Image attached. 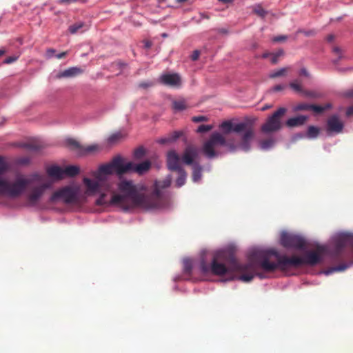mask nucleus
I'll return each instance as SVG.
<instances>
[{"label": "nucleus", "mask_w": 353, "mask_h": 353, "mask_svg": "<svg viewBox=\"0 0 353 353\" xmlns=\"http://www.w3.org/2000/svg\"><path fill=\"white\" fill-rule=\"evenodd\" d=\"M152 45V42H151V41H148V40H147V41H144V46H145V48H151Z\"/></svg>", "instance_id": "60"}, {"label": "nucleus", "mask_w": 353, "mask_h": 353, "mask_svg": "<svg viewBox=\"0 0 353 353\" xmlns=\"http://www.w3.org/2000/svg\"><path fill=\"white\" fill-rule=\"evenodd\" d=\"M171 184V178L163 181H156L154 183L152 190L147 192L148 206L149 209L163 207L166 204L168 200V194L165 189Z\"/></svg>", "instance_id": "7"}, {"label": "nucleus", "mask_w": 353, "mask_h": 353, "mask_svg": "<svg viewBox=\"0 0 353 353\" xmlns=\"http://www.w3.org/2000/svg\"><path fill=\"white\" fill-rule=\"evenodd\" d=\"M299 32L303 33L305 36H307V37L314 36L316 33L315 31L313 30H311L309 31L300 30Z\"/></svg>", "instance_id": "53"}, {"label": "nucleus", "mask_w": 353, "mask_h": 353, "mask_svg": "<svg viewBox=\"0 0 353 353\" xmlns=\"http://www.w3.org/2000/svg\"><path fill=\"white\" fill-rule=\"evenodd\" d=\"M182 135V132L174 131L170 134L167 137L162 138L158 141L159 143L165 144L173 142L179 139Z\"/></svg>", "instance_id": "23"}, {"label": "nucleus", "mask_w": 353, "mask_h": 353, "mask_svg": "<svg viewBox=\"0 0 353 353\" xmlns=\"http://www.w3.org/2000/svg\"><path fill=\"white\" fill-rule=\"evenodd\" d=\"M288 68H281L276 71H274L271 72L269 75L270 78L271 79H275L281 76L285 75V73L287 72Z\"/></svg>", "instance_id": "34"}, {"label": "nucleus", "mask_w": 353, "mask_h": 353, "mask_svg": "<svg viewBox=\"0 0 353 353\" xmlns=\"http://www.w3.org/2000/svg\"><path fill=\"white\" fill-rule=\"evenodd\" d=\"M327 131L340 133L343 128V122L336 115L330 117L327 121Z\"/></svg>", "instance_id": "19"}, {"label": "nucleus", "mask_w": 353, "mask_h": 353, "mask_svg": "<svg viewBox=\"0 0 353 353\" xmlns=\"http://www.w3.org/2000/svg\"><path fill=\"white\" fill-rule=\"evenodd\" d=\"M67 54H68V52H63L61 53L56 54V57L58 59H61L65 58V56L67 55Z\"/></svg>", "instance_id": "56"}, {"label": "nucleus", "mask_w": 353, "mask_h": 353, "mask_svg": "<svg viewBox=\"0 0 353 353\" xmlns=\"http://www.w3.org/2000/svg\"><path fill=\"white\" fill-rule=\"evenodd\" d=\"M307 120V117L304 115H299L297 117L288 119L285 125L288 128H295L303 125Z\"/></svg>", "instance_id": "21"}, {"label": "nucleus", "mask_w": 353, "mask_h": 353, "mask_svg": "<svg viewBox=\"0 0 353 353\" xmlns=\"http://www.w3.org/2000/svg\"><path fill=\"white\" fill-rule=\"evenodd\" d=\"M176 172H178L179 176L176 180L175 185L177 188H181L185 183L187 172L184 169L179 170V171Z\"/></svg>", "instance_id": "27"}, {"label": "nucleus", "mask_w": 353, "mask_h": 353, "mask_svg": "<svg viewBox=\"0 0 353 353\" xmlns=\"http://www.w3.org/2000/svg\"><path fill=\"white\" fill-rule=\"evenodd\" d=\"M300 74L301 75H303V76H305V77H307L309 75L307 70L305 68H302L301 70H300Z\"/></svg>", "instance_id": "59"}, {"label": "nucleus", "mask_w": 353, "mask_h": 353, "mask_svg": "<svg viewBox=\"0 0 353 353\" xmlns=\"http://www.w3.org/2000/svg\"><path fill=\"white\" fill-rule=\"evenodd\" d=\"M55 52H56V50L54 49H53V48H48V49H47V50H46V57L48 59L52 58L54 56Z\"/></svg>", "instance_id": "50"}, {"label": "nucleus", "mask_w": 353, "mask_h": 353, "mask_svg": "<svg viewBox=\"0 0 353 353\" xmlns=\"http://www.w3.org/2000/svg\"><path fill=\"white\" fill-rule=\"evenodd\" d=\"M124 164H130L129 168L126 170L128 172H137L139 174H143L148 172L151 168V163L149 161H145L141 163H134L132 161L124 163Z\"/></svg>", "instance_id": "17"}, {"label": "nucleus", "mask_w": 353, "mask_h": 353, "mask_svg": "<svg viewBox=\"0 0 353 353\" xmlns=\"http://www.w3.org/2000/svg\"><path fill=\"white\" fill-rule=\"evenodd\" d=\"M118 188L121 192V194L119 195L122 196L123 199L119 203H110V205L124 207L126 199H130L131 206L149 209L147 205V194L141 192V191L145 190L143 185H137L132 181L123 180L118 184ZM113 193H111V195H117Z\"/></svg>", "instance_id": "6"}, {"label": "nucleus", "mask_w": 353, "mask_h": 353, "mask_svg": "<svg viewBox=\"0 0 353 353\" xmlns=\"http://www.w3.org/2000/svg\"><path fill=\"white\" fill-rule=\"evenodd\" d=\"M94 179L83 178V183L85 187L84 195L82 196L83 200L86 196L99 195L96 201L97 205H110V203H119L123 199L122 196L111 195L108 196L109 193L114 191V187L111 183H108L103 179L98 178L94 174Z\"/></svg>", "instance_id": "3"}, {"label": "nucleus", "mask_w": 353, "mask_h": 353, "mask_svg": "<svg viewBox=\"0 0 353 353\" xmlns=\"http://www.w3.org/2000/svg\"><path fill=\"white\" fill-rule=\"evenodd\" d=\"M333 52L339 55V58L334 61V63L336 64L342 57L341 49L339 47L336 46L333 48Z\"/></svg>", "instance_id": "44"}, {"label": "nucleus", "mask_w": 353, "mask_h": 353, "mask_svg": "<svg viewBox=\"0 0 353 353\" xmlns=\"http://www.w3.org/2000/svg\"><path fill=\"white\" fill-rule=\"evenodd\" d=\"M261 261V268L266 272H273L276 269L286 270L290 268L302 266V258L296 255L288 256L280 254L276 250H259L254 253Z\"/></svg>", "instance_id": "2"}, {"label": "nucleus", "mask_w": 353, "mask_h": 353, "mask_svg": "<svg viewBox=\"0 0 353 353\" xmlns=\"http://www.w3.org/2000/svg\"><path fill=\"white\" fill-rule=\"evenodd\" d=\"M287 112V108L281 107L269 116L261 125V131L264 134L276 132L283 128L282 118Z\"/></svg>", "instance_id": "9"}, {"label": "nucleus", "mask_w": 353, "mask_h": 353, "mask_svg": "<svg viewBox=\"0 0 353 353\" xmlns=\"http://www.w3.org/2000/svg\"><path fill=\"white\" fill-rule=\"evenodd\" d=\"M8 169V165L3 157L0 156V176ZM34 181H41L38 174H34L30 178H26L22 175H18L14 182L10 183L0 178V194L12 198L19 196L26 188Z\"/></svg>", "instance_id": "4"}, {"label": "nucleus", "mask_w": 353, "mask_h": 353, "mask_svg": "<svg viewBox=\"0 0 353 353\" xmlns=\"http://www.w3.org/2000/svg\"><path fill=\"white\" fill-rule=\"evenodd\" d=\"M226 144V140L219 132H213L209 139L206 141L202 148L203 154L209 159L214 158L217 156L216 148L218 146H222Z\"/></svg>", "instance_id": "11"}, {"label": "nucleus", "mask_w": 353, "mask_h": 353, "mask_svg": "<svg viewBox=\"0 0 353 353\" xmlns=\"http://www.w3.org/2000/svg\"><path fill=\"white\" fill-rule=\"evenodd\" d=\"M290 86L294 90L297 92L301 91V86L299 83H297L296 81L292 82L290 83Z\"/></svg>", "instance_id": "47"}, {"label": "nucleus", "mask_w": 353, "mask_h": 353, "mask_svg": "<svg viewBox=\"0 0 353 353\" xmlns=\"http://www.w3.org/2000/svg\"><path fill=\"white\" fill-rule=\"evenodd\" d=\"M217 32L221 34H228V30L226 28H219L217 30Z\"/></svg>", "instance_id": "61"}, {"label": "nucleus", "mask_w": 353, "mask_h": 353, "mask_svg": "<svg viewBox=\"0 0 353 353\" xmlns=\"http://www.w3.org/2000/svg\"><path fill=\"white\" fill-rule=\"evenodd\" d=\"M256 120V118L247 117L242 122L236 123H233L231 121L227 120L222 122L219 128L224 134H229L231 132L238 134L242 133L239 147L242 150L248 152L250 150L251 142L255 135L254 124Z\"/></svg>", "instance_id": "5"}, {"label": "nucleus", "mask_w": 353, "mask_h": 353, "mask_svg": "<svg viewBox=\"0 0 353 353\" xmlns=\"http://www.w3.org/2000/svg\"><path fill=\"white\" fill-rule=\"evenodd\" d=\"M154 85V83L152 81H143L139 83V87L141 88L146 89L148 88L152 87Z\"/></svg>", "instance_id": "45"}, {"label": "nucleus", "mask_w": 353, "mask_h": 353, "mask_svg": "<svg viewBox=\"0 0 353 353\" xmlns=\"http://www.w3.org/2000/svg\"><path fill=\"white\" fill-rule=\"evenodd\" d=\"M68 145L70 147L72 150H76L79 155H80L82 145L76 140L70 139L67 141Z\"/></svg>", "instance_id": "31"}, {"label": "nucleus", "mask_w": 353, "mask_h": 353, "mask_svg": "<svg viewBox=\"0 0 353 353\" xmlns=\"http://www.w3.org/2000/svg\"><path fill=\"white\" fill-rule=\"evenodd\" d=\"M285 88V85H276L272 88V90L274 92L281 91Z\"/></svg>", "instance_id": "54"}, {"label": "nucleus", "mask_w": 353, "mask_h": 353, "mask_svg": "<svg viewBox=\"0 0 353 353\" xmlns=\"http://www.w3.org/2000/svg\"><path fill=\"white\" fill-rule=\"evenodd\" d=\"M48 188L49 185L46 183H43L32 188L27 196L28 203L32 205L37 204L43 196L44 192Z\"/></svg>", "instance_id": "14"}, {"label": "nucleus", "mask_w": 353, "mask_h": 353, "mask_svg": "<svg viewBox=\"0 0 353 353\" xmlns=\"http://www.w3.org/2000/svg\"><path fill=\"white\" fill-rule=\"evenodd\" d=\"M284 54V51L283 50H278L274 54H271L272 58H271V62L273 64H276L278 62L279 58Z\"/></svg>", "instance_id": "40"}, {"label": "nucleus", "mask_w": 353, "mask_h": 353, "mask_svg": "<svg viewBox=\"0 0 353 353\" xmlns=\"http://www.w3.org/2000/svg\"><path fill=\"white\" fill-rule=\"evenodd\" d=\"M353 114V106L352 107H350L347 109V115H351Z\"/></svg>", "instance_id": "62"}, {"label": "nucleus", "mask_w": 353, "mask_h": 353, "mask_svg": "<svg viewBox=\"0 0 353 353\" xmlns=\"http://www.w3.org/2000/svg\"><path fill=\"white\" fill-rule=\"evenodd\" d=\"M199 54H200V52L199 50H194L192 54L191 55L192 60H193V61L197 60L199 59Z\"/></svg>", "instance_id": "52"}, {"label": "nucleus", "mask_w": 353, "mask_h": 353, "mask_svg": "<svg viewBox=\"0 0 353 353\" xmlns=\"http://www.w3.org/2000/svg\"><path fill=\"white\" fill-rule=\"evenodd\" d=\"M270 55H271V54L268 53V52L264 53V54H262V58H263V59H266V58H268Z\"/></svg>", "instance_id": "64"}, {"label": "nucleus", "mask_w": 353, "mask_h": 353, "mask_svg": "<svg viewBox=\"0 0 353 353\" xmlns=\"http://www.w3.org/2000/svg\"><path fill=\"white\" fill-rule=\"evenodd\" d=\"M199 156L198 148L193 145H188L185 148L184 152L182 155L183 162L188 165H193L194 160Z\"/></svg>", "instance_id": "16"}, {"label": "nucleus", "mask_w": 353, "mask_h": 353, "mask_svg": "<svg viewBox=\"0 0 353 353\" xmlns=\"http://www.w3.org/2000/svg\"><path fill=\"white\" fill-rule=\"evenodd\" d=\"M167 167L170 171H179L183 169L180 165V157L175 150H170L167 154Z\"/></svg>", "instance_id": "15"}, {"label": "nucleus", "mask_w": 353, "mask_h": 353, "mask_svg": "<svg viewBox=\"0 0 353 353\" xmlns=\"http://www.w3.org/2000/svg\"><path fill=\"white\" fill-rule=\"evenodd\" d=\"M352 264V262L350 263H343L339 265H336L334 268H332V271L334 272H341L344 271L346 269H347Z\"/></svg>", "instance_id": "38"}, {"label": "nucleus", "mask_w": 353, "mask_h": 353, "mask_svg": "<svg viewBox=\"0 0 353 353\" xmlns=\"http://www.w3.org/2000/svg\"><path fill=\"white\" fill-rule=\"evenodd\" d=\"M334 39H335V36L334 34H329L327 36L326 41L327 42L330 43V42H332L334 40Z\"/></svg>", "instance_id": "57"}, {"label": "nucleus", "mask_w": 353, "mask_h": 353, "mask_svg": "<svg viewBox=\"0 0 353 353\" xmlns=\"http://www.w3.org/2000/svg\"><path fill=\"white\" fill-rule=\"evenodd\" d=\"M254 251L249 257V261L245 263H241L233 251L221 250L215 252L210 263H208L203 256L201 257L199 269L203 274L212 273L216 276H223L229 271L240 274L239 279L243 282H250L255 276L263 279L261 273L256 272V265L254 261H256L261 266V261L258 259Z\"/></svg>", "instance_id": "1"}, {"label": "nucleus", "mask_w": 353, "mask_h": 353, "mask_svg": "<svg viewBox=\"0 0 353 353\" xmlns=\"http://www.w3.org/2000/svg\"><path fill=\"white\" fill-rule=\"evenodd\" d=\"M172 108L176 111H183L187 109L188 105L184 99H179L172 102Z\"/></svg>", "instance_id": "29"}, {"label": "nucleus", "mask_w": 353, "mask_h": 353, "mask_svg": "<svg viewBox=\"0 0 353 353\" xmlns=\"http://www.w3.org/2000/svg\"><path fill=\"white\" fill-rule=\"evenodd\" d=\"M130 164H124L121 157H115L110 163L101 165L94 174L99 179H103L108 183H111L114 187V183L110 181V176L113 172L121 175L126 174V170L129 168Z\"/></svg>", "instance_id": "8"}, {"label": "nucleus", "mask_w": 353, "mask_h": 353, "mask_svg": "<svg viewBox=\"0 0 353 353\" xmlns=\"http://www.w3.org/2000/svg\"><path fill=\"white\" fill-rule=\"evenodd\" d=\"M17 59V57H14V56L8 57L3 61V63L6 64H10V63L14 62Z\"/></svg>", "instance_id": "49"}, {"label": "nucleus", "mask_w": 353, "mask_h": 353, "mask_svg": "<svg viewBox=\"0 0 353 353\" xmlns=\"http://www.w3.org/2000/svg\"><path fill=\"white\" fill-rule=\"evenodd\" d=\"M192 120L193 122L199 123L202 121H207L208 118L205 116H197L192 117Z\"/></svg>", "instance_id": "46"}, {"label": "nucleus", "mask_w": 353, "mask_h": 353, "mask_svg": "<svg viewBox=\"0 0 353 353\" xmlns=\"http://www.w3.org/2000/svg\"><path fill=\"white\" fill-rule=\"evenodd\" d=\"M330 107H331V105L330 103H327L324 106L311 104L310 110H312L314 112L319 114V113H322L323 112H324L325 110L330 108Z\"/></svg>", "instance_id": "33"}, {"label": "nucleus", "mask_w": 353, "mask_h": 353, "mask_svg": "<svg viewBox=\"0 0 353 353\" xmlns=\"http://www.w3.org/2000/svg\"><path fill=\"white\" fill-rule=\"evenodd\" d=\"M192 270V263L190 259H185L183 261V270L185 274H191Z\"/></svg>", "instance_id": "36"}, {"label": "nucleus", "mask_w": 353, "mask_h": 353, "mask_svg": "<svg viewBox=\"0 0 353 353\" xmlns=\"http://www.w3.org/2000/svg\"><path fill=\"white\" fill-rule=\"evenodd\" d=\"M145 154V150L143 147L136 149L134 152V156L136 159H141Z\"/></svg>", "instance_id": "43"}, {"label": "nucleus", "mask_w": 353, "mask_h": 353, "mask_svg": "<svg viewBox=\"0 0 353 353\" xmlns=\"http://www.w3.org/2000/svg\"><path fill=\"white\" fill-rule=\"evenodd\" d=\"M29 162H30V159L28 157H23L19 160V163L21 164H23V165L28 164V163H29Z\"/></svg>", "instance_id": "55"}, {"label": "nucleus", "mask_w": 353, "mask_h": 353, "mask_svg": "<svg viewBox=\"0 0 353 353\" xmlns=\"http://www.w3.org/2000/svg\"><path fill=\"white\" fill-rule=\"evenodd\" d=\"M101 150V147L98 144H92L88 146L82 145L81 151L80 155H87L90 154H93L97 152H99Z\"/></svg>", "instance_id": "24"}, {"label": "nucleus", "mask_w": 353, "mask_h": 353, "mask_svg": "<svg viewBox=\"0 0 353 353\" xmlns=\"http://www.w3.org/2000/svg\"><path fill=\"white\" fill-rule=\"evenodd\" d=\"M287 38H288L287 36L281 35V36L275 37L273 39V41H275V42H281V41H285L287 39Z\"/></svg>", "instance_id": "51"}, {"label": "nucleus", "mask_w": 353, "mask_h": 353, "mask_svg": "<svg viewBox=\"0 0 353 353\" xmlns=\"http://www.w3.org/2000/svg\"><path fill=\"white\" fill-rule=\"evenodd\" d=\"M310 108H311V104L306 103H301L297 104L295 106L294 110L296 111H309V110H310Z\"/></svg>", "instance_id": "37"}, {"label": "nucleus", "mask_w": 353, "mask_h": 353, "mask_svg": "<svg viewBox=\"0 0 353 353\" xmlns=\"http://www.w3.org/2000/svg\"><path fill=\"white\" fill-rule=\"evenodd\" d=\"M124 137V134L121 132H116L111 134L108 139V142L109 144L113 145L120 141Z\"/></svg>", "instance_id": "30"}, {"label": "nucleus", "mask_w": 353, "mask_h": 353, "mask_svg": "<svg viewBox=\"0 0 353 353\" xmlns=\"http://www.w3.org/2000/svg\"><path fill=\"white\" fill-rule=\"evenodd\" d=\"M6 51L5 49L2 48L0 49V57L6 54Z\"/></svg>", "instance_id": "63"}, {"label": "nucleus", "mask_w": 353, "mask_h": 353, "mask_svg": "<svg viewBox=\"0 0 353 353\" xmlns=\"http://www.w3.org/2000/svg\"><path fill=\"white\" fill-rule=\"evenodd\" d=\"M85 26V24L82 21L77 22L69 27V31L71 34L78 32L81 29Z\"/></svg>", "instance_id": "32"}, {"label": "nucleus", "mask_w": 353, "mask_h": 353, "mask_svg": "<svg viewBox=\"0 0 353 353\" xmlns=\"http://www.w3.org/2000/svg\"><path fill=\"white\" fill-rule=\"evenodd\" d=\"M22 146L31 151H38L41 148L39 145L34 143H26Z\"/></svg>", "instance_id": "39"}, {"label": "nucleus", "mask_w": 353, "mask_h": 353, "mask_svg": "<svg viewBox=\"0 0 353 353\" xmlns=\"http://www.w3.org/2000/svg\"><path fill=\"white\" fill-rule=\"evenodd\" d=\"M48 174L56 179H62L64 178L63 169L59 166L53 165L47 169Z\"/></svg>", "instance_id": "22"}, {"label": "nucleus", "mask_w": 353, "mask_h": 353, "mask_svg": "<svg viewBox=\"0 0 353 353\" xmlns=\"http://www.w3.org/2000/svg\"><path fill=\"white\" fill-rule=\"evenodd\" d=\"M79 173V168L75 165H69L63 169V176H74Z\"/></svg>", "instance_id": "28"}, {"label": "nucleus", "mask_w": 353, "mask_h": 353, "mask_svg": "<svg viewBox=\"0 0 353 353\" xmlns=\"http://www.w3.org/2000/svg\"><path fill=\"white\" fill-rule=\"evenodd\" d=\"M274 143V141L272 139H268L261 141V147L262 149H268L270 148Z\"/></svg>", "instance_id": "41"}, {"label": "nucleus", "mask_w": 353, "mask_h": 353, "mask_svg": "<svg viewBox=\"0 0 353 353\" xmlns=\"http://www.w3.org/2000/svg\"><path fill=\"white\" fill-rule=\"evenodd\" d=\"M223 146H226L230 151L234 152L236 150L237 145L232 143L228 142L226 141V144L223 145Z\"/></svg>", "instance_id": "48"}, {"label": "nucleus", "mask_w": 353, "mask_h": 353, "mask_svg": "<svg viewBox=\"0 0 353 353\" xmlns=\"http://www.w3.org/2000/svg\"><path fill=\"white\" fill-rule=\"evenodd\" d=\"M320 133V129L314 125H310L305 135H300V137H306L308 139H316Z\"/></svg>", "instance_id": "25"}, {"label": "nucleus", "mask_w": 353, "mask_h": 353, "mask_svg": "<svg viewBox=\"0 0 353 353\" xmlns=\"http://www.w3.org/2000/svg\"><path fill=\"white\" fill-rule=\"evenodd\" d=\"M161 83L170 87H179L181 83V77L177 74H164L160 77Z\"/></svg>", "instance_id": "18"}, {"label": "nucleus", "mask_w": 353, "mask_h": 353, "mask_svg": "<svg viewBox=\"0 0 353 353\" xmlns=\"http://www.w3.org/2000/svg\"><path fill=\"white\" fill-rule=\"evenodd\" d=\"M281 244L285 248L302 250L305 245V242L299 236L284 232L281 236Z\"/></svg>", "instance_id": "13"}, {"label": "nucleus", "mask_w": 353, "mask_h": 353, "mask_svg": "<svg viewBox=\"0 0 353 353\" xmlns=\"http://www.w3.org/2000/svg\"><path fill=\"white\" fill-rule=\"evenodd\" d=\"M326 252V247L319 245L316 250L307 251L304 254L302 258V266L310 265L314 266L319 263L322 259V254Z\"/></svg>", "instance_id": "12"}, {"label": "nucleus", "mask_w": 353, "mask_h": 353, "mask_svg": "<svg viewBox=\"0 0 353 353\" xmlns=\"http://www.w3.org/2000/svg\"><path fill=\"white\" fill-rule=\"evenodd\" d=\"M253 12L261 18H264L268 14V11L264 10L261 6H256L253 8Z\"/></svg>", "instance_id": "35"}, {"label": "nucleus", "mask_w": 353, "mask_h": 353, "mask_svg": "<svg viewBox=\"0 0 353 353\" xmlns=\"http://www.w3.org/2000/svg\"><path fill=\"white\" fill-rule=\"evenodd\" d=\"M83 70L80 67H71L62 72H59L56 75L57 79L62 78H73L83 74Z\"/></svg>", "instance_id": "20"}, {"label": "nucleus", "mask_w": 353, "mask_h": 353, "mask_svg": "<svg viewBox=\"0 0 353 353\" xmlns=\"http://www.w3.org/2000/svg\"><path fill=\"white\" fill-rule=\"evenodd\" d=\"M192 170V181L198 182L201 179L202 167L199 163H194Z\"/></svg>", "instance_id": "26"}, {"label": "nucleus", "mask_w": 353, "mask_h": 353, "mask_svg": "<svg viewBox=\"0 0 353 353\" xmlns=\"http://www.w3.org/2000/svg\"><path fill=\"white\" fill-rule=\"evenodd\" d=\"M213 128L212 125H201L198 127L196 132L199 133L206 132Z\"/></svg>", "instance_id": "42"}, {"label": "nucleus", "mask_w": 353, "mask_h": 353, "mask_svg": "<svg viewBox=\"0 0 353 353\" xmlns=\"http://www.w3.org/2000/svg\"><path fill=\"white\" fill-rule=\"evenodd\" d=\"M61 199L65 203H79L83 201L77 188L65 187L54 192L50 196V201L55 202Z\"/></svg>", "instance_id": "10"}, {"label": "nucleus", "mask_w": 353, "mask_h": 353, "mask_svg": "<svg viewBox=\"0 0 353 353\" xmlns=\"http://www.w3.org/2000/svg\"><path fill=\"white\" fill-rule=\"evenodd\" d=\"M200 16L201 19H209L210 18V15L205 12H201Z\"/></svg>", "instance_id": "58"}]
</instances>
